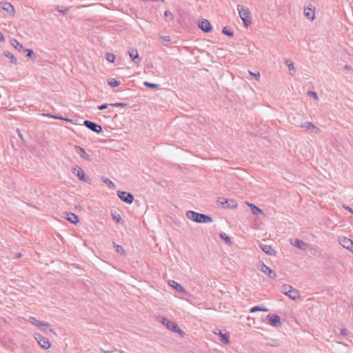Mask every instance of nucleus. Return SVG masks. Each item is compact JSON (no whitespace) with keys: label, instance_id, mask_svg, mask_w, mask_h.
Returning <instances> with one entry per match:
<instances>
[{"label":"nucleus","instance_id":"nucleus-41","mask_svg":"<svg viewBox=\"0 0 353 353\" xmlns=\"http://www.w3.org/2000/svg\"><path fill=\"white\" fill-rule=\"evenodd\" d=\"M25 51L27 52L28 57H31V58L36 57V55H35L34 52H33V50L27 49V50H25Z\"/></svg>","mask_w":353,"mask_h":353},{"label":"nucleus","instance_id":"nucleus-16","mask_svg":"<svg viewBox=\"0 0 353 353\" xmlns=\"http://www.w3.org/2000/svg\"><path fill=\"white\" fill-rule=\"evenodd\" d=\"M341 245L347 250H351L353 248V241L346 237L343 238L340 241Z\"/></svg>","mask_w":353,"mask_h":353},{"label":"nucleus","instance_id":"nucleus-36","mask_svg":"<svg viewBox=\"0 0 353 353\" xmlns=\"http://www.w3.org/2000/svg\"><path fill=\"white\" fill-rule=\"evenodd\" d=\"M28 321L31 324L36 325L37 327H38V325L41 323L40 321L37 320V319L32 316L29 317Z\"/></svg>","mask_w":353,"mask_h":353},{"label":"nucleus","instance_id":"nucleus-10","mask_svg":"<svg viewBox=\"0 0 353 353\" xmlns=\"http://www.w3.org/2000/svg\"><path fill=\"white\" fill-rule=\"evenodd\" d=\"M74 148L76 152L79 154L82 159L88 161H91L92 159L90 155H89L83 148L76 145Z\"/></svg>","mask_w":353,"mask_h":353},{"label":"nucleus","instance_id":"nucleus-32","mask_svg":"<svg viewBox=\"0 0 353 353\" xmlns=\"http://www.w3.org/2000/svg\"><path fill=\"white\" fill-rule=\"evenodd\" d=\"M108 83L111 87L116 88L120 85L119 81H117L115 79H110L108 80Z\"/></svg>","mask_w":353,"mask_h":353},{"label":"nucleus","instance_id":"nucleus-27","mask_svg":"<svg viewBox=\"0 0 353 353\" xmlns=\"http://www.w3.org/2000/svg\"><path fill=\"white\" fill-rule=\"evenodd\" d=\"M143 85L150 89H160V85L157 83L145 81Z\"/></svg>","mask_w":353,"mask_h":353},{"label":"nucleus","instance_id":"nucleus-1","mask_svg":"<svg viewBox=\"0 0 353 353\" xmlns=\"http://www.w3.org/2000/svg\"><path fill=\"white\" fill-rule=\"evenodd\" d=\"M186 216L191 221L199 223H211L213 221L212 218L209 215L199 213L193 210L187 211Z\"/></svg>","mask_w":353,"mask_h":353},{"label":"nucleus","instance_id":"nucleus-11","mask_svg":"<svg viewBox=\"0 0 353 353\" xmlns=\"http://www.w3.org/2000/svg\"><path fill=\"white\" fill-rule=\"evenodd\" d=\"M118 196L123 201L128 203H132V194L125 192L118 191Z\"/></svg>","mask_w":353,"mask_h":353},{"label":"nucleus","instance_id":"nucleus-26","mask_svg":"<svg viewBox=\"0 0 353 353\" xmlns=\"http://www.w3.org/2000/svg\"><path fill=\"white\" fill-rule=\"evenodd\" d=\"M220 336L221 338V341L225 344H229L230 343V335L228 333L223 334L221 331L219 332Z\"/></svg>","mask_w":353,"mask_h":353},{"label":"nucleus","instance_id":"nucleus-25","mask_svg":"<svg viewBox=\"0 0 353 353\" xmlns=\"http://www.w3.org/2000/svg\"><path fill=\"white\" fill-rule=\"evenodd\" d=\"M102 181L104 183H105L107 185V186L111 189V190H114L116 188V185L115 184L109 179L108 178H105V177H103L102 178Z\"/></svg>","mask_w":353,"mask_h":353},{"label":"nucleus","instance_id":"nucleus-29","mask_svg":"<svg viewBox=\"0 0 353 353\" xmlns=\"http://www.w3.org/2000/svg\"><path fill=\"white\" fill-rule=\"evenodd\" d=\"M258 311L268 312V310L264 307H261L259 305L254 306L250 309V312L254 313Z\"/></svg>","mask_w":353,"mask_h":353},{"label":"nucleus","instance_id":"nucleus-20","mask_svg":"<svg viewBox=\"0 0 353 353\" xmlns=\"http://www.w3.org/2000/svg\"><path fill=\"white\" fill-rule=\"evenodd\" d=\"M287 296H288L290 299L294 301L296 300L298 298L300 297L299 291L294 289L293 287L292 289L290 290V291H288Z\"/></svg>","mask_w":353,"mask_h":353},{"label":"nucleus","instance_id":"nucleus-12","mask_svg":"<svg viewBox=\"0 0 353 353\" xmlns=\"http://www.w3.org/2000/svg\"><path fill=\"white\" fill-rule=\"evenodd\" d=\"M1 8L6 12L10 14L11 16L14 15L15 10L13 6L11 3L8 2L1 3Z\"/></svg>","mask_w":353,"mask_h":353},{"label":"nucleus","instance_id":"nucleus-44","mask_svg":"<svg viewBox=\"0 0 353 353\" xmlns=\"http://www.w3.org/2000/svg\"><path fill=\"white\" fill-rule=\"evenodd\" d=\"M249 73L250 75L253 76L255 77V79L259 81V78H260V74L259 72H257L256 73H254L251 71H249Z\"/></svg>","mask_w":353,"mask_h":353},{"label":"nucleus","instance_id":"nucleus-43","mask_svg":"<svg viewBox=\"0 0 353 353\" xmlns=\"http://www.w3.org/2000/svg\"><path fill=\"white\" fill-rule=\"evenodd\" d=\"M133 60H134V63H137L139 61H141V59L139 58L137 52H136V54H134Z\"/></svg>","mask_w":353,"mask_h":353},{"label":"nucleus","instance_id":"nucleus-23","mask_svg":"<svg viewBox=\"0 0 353 353\" xmlns=\"http://www.w3.org/2000/svg\"><path fill=\"white\" fill-rule=\"evenodd\" d=\"M10 43L15 49L18 50L19 51L23 50V46L17 39H12Z\"/></svg>","mask_w":353,"mask_h":353},{"label":"nucleus","instance_id":"nucleus-55","mask_svg":"<svg viewBox=\"0 0 353 353\" xmlns=\"http://www.w3.org/2000/svg\"><path fill=\"white\" fill-rule=\"evenodd\" d=\"M17 132L19 133V136L20 137V138L22 139H23V137H22V134H20V132L19 130H17Z\"/></svg>","mask_w":353,"mask_h":353},{"label":"nucleus","instance_id":"nucleus-30","mask_svg":"<svg viewBox=\"0 0 353 353\" xmlns=\"http://www.w3.org/2000/svg\"><path fill=\"white\" fill-rule=\"evenodd\" d=\"M219 236L223 240H224L225 241L226 243H228L229 245L232 243L230 236H228L225 233L221 232Z\"/></svg>","mask_w":353,"mask_h":353},{"label":"nucleus","instance_id":"nucleus-48","mask_svg":"<svg viewBox=\"0 0 353 353\" xmlns=\"http://www.w3.org/2000/svg\"><path fill=\"white\" fill-rule=\"evenodd\" d=\"M108 105H109V104H103V105H99V106L98 107V108H99V110H103L106 109V108L108 107Z\"/></svg>","mask_w":353,"mask_h":353},{"label":"nucleus","instance_id":"nucleus-7","mask_svg":"<svg viewBox=\"0 0 353 353\" xmlns=\"http://www.w3.org/2000/svg\"><path fill=\"white\" fill-rule=\"evenodd\" d=\"M198 26L204 32H210L212 30V27L209 21L205 19L199 21Z\"/></svg>","mask_w":353,"mask_h":353},{"label":"nucleus","instance_id":"nucleus-37","mask_svg":"<svg viewBox=\"0 0 353 353\" xmlns=\"http://www.w3.org/2000/svg\"><path fill=\"white\" fill-rule=\"evenodd\" d=\"M114 248L116 249V251L118 253H120L121 254H125V250H123V247L117 244H114Z\"/></svg>","mask_w":353,"mask_h":353},{"label":"nucleus","instance_id":"nucleus-17","mask_svg":"<svg viewBox=\"0 0 353 353\" xmlns=\"http://www.w3.org/2000/svg\"><path fill=\"white\" fill-rule=\"evenodd\" d=\"M168 284L170 287L173 288L179 292H181V293L185 292V290L184 289V288L182 287L179 283H178L177 282H176L174 281H169Z\"/></svg>","mask_w":353,"mask_h":353},{"label":"nucleus","instance_id":"nucleus-52","mask_svg":"<svg viewBox=\"0 0 353 353\" xmlns=\"http://www.w3.org/2000/svg\"><path fill=\"white\" fill-rule=\"evenodd\" d=\"M4 36L3 34L0 32V42H3L4 41Z\"/></svg>","mask_w":353,"mask_h":353},{"label":"nucleus","instance_id":"nucleus-19","mask_svg":"<svg viewBox=\"0 0 353 353\" xmlns=\"http://www.w3.org/2000/svg\"><path fill=\"white\" fill-rule=\"evenodd\" d=\"M292 244L302 250H305L307 248V244L298 239H296Z\"/></svg>","mask_w":353,"mask_h":353},{"label":"nucleus","instance_id":"nucleus-42","mask_svg":"<svg viewBox=\"0 0 353 353\" xmlns=\"http://www.w3.org/2000/svg\"><path fill=\"white\" fill-rule=\"evenodd\" d=\"M173 332L178 333L181 336H183L185 334V332L181 329H180L178 325H176V329H174Z\"/></svg>","mask_w":353,"mask_h":353},{"label":"nucleus","instance_id":"nucleus-24","mask_svg":"<svg viewBox=\"0 0 353 353\" xmlns=\"http://www.w3.org/2000/svg\"><path fill=\"white\" fill-rule=\"evenodd\" d=\"M3 54L4 56H6V57H8L11 63H14V64H17V59L14 57V56L9 51H4L3 52Z\"/></svg>","mask_w":353,"mask_h":353},{"label":"nucleus","instance_id":"nucleus-18","mask_svg":"<svg viewBox=\"0 0 353 353\" xmlns=\"http://www.w3.org/2000/svg\"><path fill=\"white\" fill-rule=\"evenodd\" d=\"M65 218L68 221L74 224H77L79 221L78 216L72 212L66 213Z\"/></svg>","mask_w":353,"mask_h":353},{"label":"nucleus","instance_id":"nucleus-14","mask_svg":"<svg viewBox=\"0 0 353 353\" xmlns=\"http://www.w3.org/2000/svg\"><path fill=\"white\" fill-rule=\"evenodd\" d=\"M161 323L163 324L168 330L173 332L174 329H176V324L172 321H169L165 317H161Z\"/></svg>","mask_w":353,"mask_h":353},{"label":"nucleus","instance_id":"nucleus-6","mask_svg":"<svg viewBox=\"0 0 353 353\" xmlns=\"http://www.w3.org/2000/svg\"><path fill=\"white\" fill-rule=\"evenodd\" d=\"M267 319L269 321L271 325L278 327L281 324V318L277 314H268Z\"/></svg>","mask_w":353,"mask_h":353},{"label":"nucleus","instance_id":"nucleus-46","mask_svg":"<svg viewBox=\"0 0 353 353\" xmlns=\"http://www.w3.org/2000/svg\"><path fill=\"white\" fill-rule=\"evenodd\" d=\"M110 105L114 106V107H124L126 105V104L123 103H112V104H110Z\"/></svg>","mask_w":353,"mask_h":353},{"label":"nucleus","instance_id":"nucleus-58","mask_svg":"<svg viewBox=\"0 0 353 353\" xmlns=\"http://www.w3.org/2000/svg\"><path fill=\"white\" fill-rule=\"evenodd\" d=\"M290 75H291V76H293V75H294V73H292L291 72H290Z\"/></svg>","mask_w":353,"mask_h":353},{"label":"nucleus","instance_id":"nucleus-35","mask_svg":"<svg viewBox=\"0 0 353 353\" xmlns=\"http://www.w3.org/2000/svg\"><path fill=\"white\" fill-rule=\"evenodd\" d=\"M285 64L287 65L288 69L290 71H293L294 72H295V68H294V63L289 60V59H287L285 61Z\"/></svg>","mask_w":353,"mask_h":353},{"label":"nucleus","instance_id":"nucleus-4","mask_svg":"<svg viewBox=\"0 0 353 353\" xmlns=\"http://www.w3.org/2000/svg\"><path fill=\"white\" fill-rule=\"evenodd\" d=\"M219 202L221 205L225 208H237L238 203L234 199H227L224 198H219Z\"/></svg>","mask_w":353,"mask_h":353},{"label":"nucleus","instance_id":"nucleus-13","mask_svg":"<svg viewBox=\"0 0 353 353\" xmlns=\"http://www.w3.org/2000/svg\"><path fill=\"white\" fill-rule=\"evenodd\" d=\"M73 173L76 174L81 181H87L89 179L88 177L85 176L83 170L78 166L74 168Z\"/></svg>","mask_w":353,"mask_h":353},{"label":"nucleus","instance_id":"nucleus-54","mask_svg":"<svg viewBox=\"0 0 353 353\" xmlns=\"http://www.w3.org/2000/svg\"><path fill=\"white\" fill-rule=\"evenodd\" d=\"M128 53H129V56H130V59L132 60V57H133L132 52H129Z\"/></svg>","mask_w":353,"mask_h":353},{"label":"nucleus","instance_id":"nucleus-21","mask_svg":"<svg viewBox=\"0 0 353 353\" xmlns=\"http://www.w3.org/2000/svg\"><path fill=\"white\" fill-rule=\"evenodd\" d=\"M304 14L308 19L313 20L314 19L315 12L313 9L308 8L304 10Z\"/></svg>","mask_w":353,"mask_h":353},{"label":"nucleus","instance_id":"nucleus-2","mask_svg":"<svg viewBox=\"0 0 353 353\" xmlns=\"http://www.w3.org/2000/svg\"><path fill=\"white\" fill-rule=\"evenodd\" d=\"M239 17L243 21V25L248 28L252 23L251 12L248 8L242 5L237 6Z\"/></svg>","mask_w":353,"mask_h":353},{"label":"nucleus","instance_id":"nucleus-31","mask_svg":"<svg viewBox=\"0 0 353 353\" xmlns=\"http://www.w3.org/2000/svg\"><path fill=\"white\" fill-rule=\"evenodd\" d=\"M292 289V286L287 284H284L281 286V292H283L284 294L287 295L288 293V291H290V290Z\"/></svg>","mask_w":353,"mask_h":353},{"label":"nucleus","instance_id":"nucleus-8","mask_svg":"<svg viewBox=\"0 0 353 353\" xmlns=\"http://www.w3.org/2000/svg\"><path fill=\"white\" fill-rule=\"evenodd\" d=\"M84 125L88 129L91 130L93 132L99 133L102 131V128L101 125H99L96 124L95 123L92 122L90 121L85 120L84 121Z\"/></svg>","mask_w":353,"mask_h":353},{"label":"nucleus","instance_id":"nucleus-51","mask_svg":"<svg viewBox=\"0 0 353 353\" xmlns=\"http://www.w3.org/2000/svg\"><path fill=\"white\" fill-rule=\"evenodd\" d=\"M54 118H56V119H63V120H65V121H70V122H71V121H72V120H71V119H63V118H62V117H54Z\"/></svg>","mask_w":353,"mask_h":353},{"label":"nucleus","instance_id":"nucleus-49","mask_svg":"<svg viewBox=\"0 0 353 353\" xmlns=\"http://www.w3.org/2000/svg\"><path fill=\"white\" fill-rule=\"evenodd\" d=\"M347 330L346 328H343L341 330V334L343 336H346L347 334Z\"/></svg>","mask_w":353,"mask_h":353},{"label":"nucleus","instance_id":"nucleus-34","mask_svg":"<svg viewBox=\"0 0 353 353\" xmlns=\"http://www.w3.org/2000/svg\"><path fill=\"white\" fill-rule=\"evenodd\" d=\"M222 32L230 37L234 36V32L232 30H230L228 27H224L222 30Z\"/></svg>","mask_w":353,"mask_h":353},{"label":"nucleus","instance_id":"nucleus-56","mask_svg":"<svg viewBox=\"0 0 353 353\" xmlns=\"http://www.w3.org/2000/svg\"><path fill=\"white\" fill-rule=\"evenodd\" d=\"M21 256L22 255L21 253H18L16 256H17V258H20V257H21Z\"/></svg>","mask_w":353,"mask_h":353},{"label":"nucleus","instance_id":"nucleus-3","mask_svg":"<svg viewBox=\"0 0 353 353\" xmlns=\"http://www.w3.org/2000/svg\"><path fill=\"white\" fill-rule=\"evenodd\" d=\"M34 338L36 339L39 345L45 350H48L50 347L51 343L48 339L40 334H34Z\"/></svg>","mask_w":353,"mask_h":353},{"label":"nucleus","instance_id":"nucleus-40","mask_svg":"<svg viewBox=\"0 0 353 353\" xmlns=\"http://www.w3.org/2000/svg\"><path fill=\"white\" fill-rule=\"evenodd\" d=\"M105 58L109 62H113L114 60V55L111 53H108L105 55Z\"/></svg>","mask_w":353,"mask_h":353},{"label":"nucleus","instance_id":"nucleus-9","mask_svg":"<svg viewBox=\"0 0 353 353\" xmlns=\"http://www.w3.org/2000/svg\"><path fill=\"white\" fill-rule=\"evenodd\" d=\"M301 127L307 130H310L315 134H319L321 132V130L318 127L309 121L302 123Z\"/></svg>","mask_w":353,"mask_h":353},{"label":"nucleus","instance_id":"nucleus-57","mask_svg":"<svg viewBox=\"0 0 353 353\" xmlns=\"http://www.w3.org/2000/svg\"><path fill=\"white\" fill-rule=\"evenodd\" d=\"M50 332H52V333H54L55 334V332L53 329H50Z\"/></svg>","mask_w":353,"mask_h":353},{"label":"nucleus","instance_id":"nucleus-50","mask_svg":"<svg viewBox=\"0 0 353 353\" xmlns=\"http://www.w3.org/2000/svg\"><path fill=\"white\" fill-rule=\"evenodd\" d=\"M163 41L165 42H170V37H168V36H163L162 37H161Z\"/></svg>","mask_w":353,"mask_h":353},{"label":"nucleus","instance_id":"nucleus-45","mask_svg":"<svg viewBox=\"0 0 353 353\" xmlns=\"http://www.w3.org/2000/svg\"><path fill=\"white\" fill-rule=\"evenodd\" d=\"M57 10L59 12L62 13L63 14H66L69 12V9L68 8H65V9L62 10L59 7L57 8Z\"/></svg>","mask_w":353,"mask_h":353},{"label":"nucleus","instance_id":"nucleus-47","mask_svg":"<svg viewBox=\"0 0 353 353\" xmlns=\"http://www.w3.org/2000/svg\"><path fill=\"white\" fill-rule=\"evenodd\" d=\"M343 207L345 210H347L349 212H350L351 214H353V209L352 208H351L350 207L345 205H343Z\"/></svg>","mask_w":353,"mask_h":353},{"label":"nucleus","instance_id":"nucleus-15","mask_svg":"<svg viewBox=\"0 0 353 353\" xmlns=\"http://www.w3.org/2000/svg\"><path fill=\"white\" fill-rule=\"evenodd\" d=\"M260 248L267 254L270 256L276 255V251L269 245L260 244Z\"/></svg>","mask_w":353,"mask_h":353},{"label":"nucleus","instance_id":"nucleus-39","mask_svg":"<svg viewBox=\"0 0 353 353\" xmlns=\"http://www.w3.org/2000/svg\"><path fill=\"white\" fill-rule=\"evenodd\" d=\"M307 94L309 97H312L316 100L319 99L317 93L314 91L309 90Z\"/></svg>","mask_w":353,"mask_h":353},{"label":"nucleus","instance_id":"nucleus-5","mask_svg":"<svg viewBox=\"0 0 353 353\" xmlns=\"http://www.w3.org/2000/svg\"><path fill=\"white\" fill-rule=\"evenodd\" d=\"M260 270L267 274L268 276L272 279L276 277V272L263 263L261 265Z\"/></svg>","mask_w":353,"mask_h":353},{"label":"nucleus","instance_id":"nucleus-33","mask_svg":"<svg viewBox=\"0 0 353 353\" xmlns=\"http://www.w3.org/2000/svg\"><path fill=\"white\" fill-rule=\"evenodd\" d=\"M112 219L117 222V223H120L121 221H122V218H121V216L114 212H112Z\"/></svg>","mask_w":353,"mask_h":353},{"label":"nucleus","instance_id":"nucleus-22","mask_svg":"<svg viewBox=\"0 0 353 353\" xmlns=\"http://www.w3.org/2000/svg\"><path fill=\"white\" fill-rule=\"evenodd\" d=\"M248 206L250 208L252 213L254 215H259L262 213V210L252 203H248Z\"/></svg>","mask_w":353,"mask_h":353},{"label":"nucleus","instance_id":"nucleus-28","mask_svg":"<svg viewBox=\"0 0 353 353\" xmlns=\"http://www.w3.org/2000/svg\"><path fill=\"white\" fill-rule=\"evenodd\" d=\"M50 324L47 322L41 321V323L38 325V327L41 331H46L50 327Z\"/></svg>","mask_w":353,"mask_h":353},{"label":"nucleus","instance_id":"nucleus-38","mask_svg":"<svg viewBox=\"0 0 353 353\" xmlns=\"http://www.w3.org/2000/svg\"><path fill=\"white\" fill-rule=\"evenodd\" d=\"M164 17L168 20H172L173 19V14L170 10H165L164 12Z\"/></svg>","mask_w":353,"mask_h":353},{"label":"nucleus","instance_id":"nucleus-53","mask_svg":"<svg viewBox=\"0 0 353 353\" xmlns=\"http://www.w3.org/2000/svg\"><path fill=\"white\" fill-rule=\"evenodd\" d=\"M344 69H345V70H352V68H351V66H350V65H345L344 66Z\"/></svg>","mask_w":353,"mask_h":353}]
</instances>
